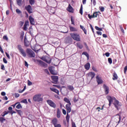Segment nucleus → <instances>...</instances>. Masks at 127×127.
<instances>
[{
  "mask_svg": "<svg viewBox=\"0 0 127 127\" xmlns=\"http://www.w3.org/2000/svg\"><path fill=\"white\" fill-rule=\"evenodd\" d=\"M107 99L109 102V107H111V105H112V103L114 100L115 102H114L113 105H114L115 108H116V109H117L118 111H119V110L121 109V107H122V103H120V101L117 100L116 98H112L110 96H108L107 97Z\"/></svg>",
  "mask_w": 127,
  "mask_h": 127,
  "instance_id": "1",
  "label": "nucleus"
},
{
  "mask_svg": "<svg viewBox=\"0 0 127 127\" xmlns=\"http://www.w3.org/2000/svg\"><path fill=\"white\" fill-rule=\"evenodd\" d=\"M64 101L65 102V103H67V104L65 105V108L66 109V116L65 117L66 122L67 124H69V121L70 120V115H69V113H71V102H70V100L67 98V97H65L64 98Z\"/></svg>",
  "mask_w": 127,
  "mask_h": 127,
  "instance_id": "2",
  "label": "nucleus"
},
{
  "mask_svg": "<svg viewBox=\"0 0 127 127\" xmlns=\"http://www.w3.org/2000/svg\"><path fill=\"white\" fill-rule=\"evenodd\" d=\"M42 94L40 93L35 94L33 97V100L34 102H42L43 101V97H42Z\"/></svg>",
  "mask_w": 127,
  "mask_h": 127,
  "instance_id": "3",
  "label": "nucleus"
},
{
  "mask_svg": "<svg viewBox=\"0 0 127 127\" xmlns=\"http://www.w3.org/2000/svg\"><path fill=\"white\" fill-rule=\"evenodd\" d=\"M70 35L73 40H76V41H81V37H80V35L79 34L70 33Z\"/></svg>",
  "mask_w": 127,
  "mask_h": 127,
  "instance_id": "4",
  "label": "nucleus"
},
{
  "mask_svg": "<svg viewBox=\"0 0 127 127\" xmlns=\"http://www.w3.org/2000/svg\"><path fill=\"white\" fill-rule=\"evenodd\" d=\"M26 52L29 58H34L35 57V53L31 49H27Z\"/></svg>",
  "mask_w": 127,
  "mask_h": 127,
  "instance_id": "5",
  "label": "nucleus"
},
{
  "mask_svg": "<svg viewBox=\"0 0 127 127\" xmlns=\"http://www.w3.org/2000/svg\"><path fill=\"white\" fill-rule=\"evenodd\" d=\"M17 48L18 50L19 51V52L21 54L22 56H23V57H26V53H25V51H24V50L22 49L21 45H18L17 46Z\"/></svg>",
  "mask_w": 127,
  "mask_h": 127,
  "instance_id": "6",
  "label": "nucleus"
},
{
  "mask_svg": "<svg viewBox=\"0 0 127 127\" xmlns=\"http://www.w3.org/2000/svg\"><path fill=\"white\" fill-rule=\"evenodd\" d=\"M99 13H101L100 12H94L93 13V15H90V14H88V16L89 19H91L92 18H95V17H98Z\"/></svg>",
  "mask_w": 127,
  "mask_h": 127,
  "instance_id": "7",
  "label": "nucleus"
},
{
  "mask_svg": "<svg viewBox=\"0 0 127 127\" xmlns=\"http://www.w3.org/2000/svg\"><path fill=\"white\" fill-rule=\"evenodd\" d=\"M42 60L43 61H44L45 62H46V63H48V64H50L51 63V61L52 59L48 57H43L41 58Z\"/></svg>",
  "mask_w": 127,
  "mask_h": 127,
  "instance_id": "8",
  "label": "nucleus"
},
{
  "mask_svg": "<svg viewBox=\"0 0 127 127\" xmlns=\"http://www.w3.org/2000/svg\"><path fill=\"white\" fill-rule=\"evenodd\" d=\"M25 9L27 11L29 14L33 12V9H32V7L30 5L25 6Z\"/></svg>",
  "mask_w": 127,
  "mask_h": 127,
  "instance_id": "9",
  "label": "nucleus"
},
{
  "mask_svg": "<svg viewBox=\"0 0 127 127\" xmlns=\"http://www.w3.org/2000/svg\"><path fill=\"white\" fill-rule=\"evenodd\" d=\"M47 103L48 105H49V106H50V107H52L54 109L56 108V104L54 102H53L52 100L48 99L47 100Z\"/></svg>",
  "mask_w": 127,
  "mask_h": 127,
  "instance_id": "10",
  "label": "nucleus"
},
{
  "mask_svg": "<svg viewBox=\"0 0 127 127\" xmlns=\"http://www.w3.org/2000/svg\"><path fill=\"white\" fill-rule=\"evenodd\" d=\"M114 122H115V123H118L117 126L118 125H119V124L120 123H121V116H120V115L117 114L115 117H114Z\"/></svg>",
  "mask_w": 127,
  "mask_h": 127,
  "instance_id": "11",
  "label": "nucleus"
},
{
  "mask_svg": "<svg viewBox=\"0 0 127 127\" xmlns=\"http://www.w3.org/2000/svg\"><path fill=\"white\" fill-rule=\"evenodd\" d=\"M96 82L98 83V85H100L101 84H103L104 83V81L102 79V77H100L99 75H97L96 76Z\"/></svg>",
  "mask_w": 127,
  "mask_h": 127,
  "instance_id": "12",
  "label": "nucleus"
},
{
  "mask_svg": "<svg viewBox=\"0 0 127 127\" xmlns=\"http://www.w3.org/2000/svg\"><path fill=\"white\" fill-rule=\"evenodd\" d=\"M37 62L39 63V65H41V67H47V64H46L45 63L42 62V61L40 60H37Z\"/></svg>",
  "mask_w": 127,
  "mask_h": 127,
  "instance_id": "13",
  "label": "nucleus"
},
{
  "mask_svg": "<svg viewBox=\"0 0 127 127\" xmlns=\"http://www.w3.org/2000/svg\"><path fill=\"white\" fill-rule=\"evenodd\" d=\"M103 88L105 90V93L106 95H108L109 94V92L110 91V88H109V87L107 86L106 84H104L103 86Z\"/></svg>",
  "mask_w": 127,
  "mask_h": 127,
  "instance_id": "14",
  "label": "nucleus"
},
{
  "mask_svg": "<svg viewBox=\"0 0 127 127\" xmlns=\"http://www.w3.org/2000/svg\"><path fill=\"white\" fill-rule=\"evenodd\" d=\"M51 78L54 81V84H57L58 83V76H52Z\"/></svg>",
  "mask_w": 127,
  "mask_h": 127,
  "instance_id": "15",
  "label": "nucleus"
},
{
  "mask_svg": "<svg viewBox=\"0 0 127 127\" xmlns=\"http://www.w3.org/2000/svg\"><path fill=\"white\" fill-rule=\"evenodd\" d=\"M66 9L67 11H68L69 12H71V13H73L74 12V9L70 4H68V6Z\"/></svg>",
  "mask_w": 127,
  "mask_h": 127,
  "instance_id": "16",
  "label": "nucleus"
},
{
  "mask_svg": "<svg viewBox=\"0 0 127 127\" xmlns=\"http://www.w3.org/2000/svg\"><path fill=\"white\" fill-rule=\"evenodd\" d=\"M29 20L30 21V24L32 25H34L35 24V22L34 21V18L31 16H29Z\"/></svg>",
  "mask_w": 127,
  "mask_h": 127,
  "instance_id": "17",
  "label": "nucleus"
},
{
  "mask_svg": "<svg viewBox=\"0 0 127 127\" xmlns=\"http://www.w3.org/2000/svg\"><path fill=\"white\" fill-rule=\"evenodd\" d=\"M51 123L52 124V125H53L54 127H55V126L58 125V120H57L56 118H54L52 120Z\"/></svg>",
  "mask_w": 127,
  "mask_h": 127,
  "instance_id": "18",
  "label": "nucleus"
},
{
  "mask_svg": "<svg viewBox=\"0 0 127 127\" xmlns=\"http://www.w3.org/2000/svg\"><path fill=\"white\" fill-rule=\"evenodd\" d=\"M49 70L51 74H52V75H57V73L55 72V71H54L53 70V66L49 67Z\"/></svg>",
  "mask_w": 127,
  "mask_h": 127,
  "instance_id": "19",
  "label": "nucleus"
},
{
  "mask_svg": "<svg viewBox=\"0 0 127 127\" xmlns=\"http://www.w3.org/2000/svg\"><path fill=\"white\" fill-rule=\"evenodd\" d=\"M24 43L26 47H28V46L30 45V42H29V41L27 40V39H26V38H24Z\"/></svg>",
  "mask_w": 127,
  "mask_h": 127,
  "instance_id": "20",
  "label": "nucleus"
},
{
  "mask_svg": "<svg viewBox=\"0 0 127 127\" xmlns=\"http://www.w3.org/2000/svg\"><path fill=\"white\" fill-rule=\"evenodd\" d=\"M113 81H115L116 80H118V78H119V76H118V74H117V73H116V72H114L113 73Z\"/></svg>",
  "mask_w": 127,
  "mask_h": 127,
  "instance_id": "21",
  "label": "nucleus"
},
{
  "mask_svg": "<svg viewBox=\"0 0 127 127\" xmlns=\"http://www.w3.org/2000/svg\"><path fill=\"white\" fill-rule=\"evenodd\" d=\"M29 23V22L28 21H26L25 22V24L23 26V30H27V26L28 25V24Z\"/></svg>",
  "mask_w": 127,
  "mask_h": 127,
  "instance_id": "22",
  "label": "nucleus"
},
{
  "mask_svg": "<svg viewBox=\"0 0 127 127\" xmlns=\"http://www.w3.org/2000/svg\"><path fill=\"white\" fill-rule=\"evenodd\" d=\"M50 90L52 91V92H54L56 93L58 95H59V90L54 88H50Z\"/></svg>",
  "mask_w": 127,
  "mask_h": 127,
  "instance_id": "23",
  "label": "nucleus"
},
{
  "mask_svg": "<svg viewBox=\"0 0 127 127\" xmlns=\"http://www.w3.org/2000/svg\"><path fill=\"white\" fill-rule=\"evenodd\" d=\"M57 117L58 118V119L61 117V112L60 111V109H59V108L57 109Z\"/></svg>",
  "mask_w": 127,
  "mask_h": 127,
  "instance_id": "24",
  "label": "nucleus"
},
{
  "mask_svg": "<svg viewBox=\"0 0 127 127\" xmlns=\"http://www.w3.org/2000/svg\"><path fill=\"white\" fill-rule=\"evenodd\" d=\"M88 75L89 77H91L92 80L95 77V72H89Z\"/></svg>",
  "mask_w": 127,
  "mask_h": 127,
  "instance_id": "25",
  "label": "nucleus"
},
{
  "mask_svg": "<svg viewBox=\"0 0 127 127\" xmlns=\"http://www.w3.org/2000/svg\"><path fill=\"white\" fill-rule=\"evenodd\" d=\"M69 29L70 31H73V32L78 31V29H77V28L74 27H72L71 26H69Z\"/></svg>",
  "mask_w": 127,
  "mask_h": 127,
  "instance_id": "26",
  "label": "nucleus"
},
{
  "mask_svg": "<svg viewBox=\"0 0 127 127\" xmlns=\"http://www.w3.org/2000/svg\"><path fill=\"white\" fill-rule=\"evenodd\" d=\"M77 47H78L79 49H82L84 46L81 43H77L76 44Z\"/></svg>",
  "mask_w": 127,
  "mask_h": 127,
  "instance_id": "27",
  "label": "nucleus"
},
{
  "mask_svg": "<svg viewBox=\"0 0 127 127\" xmlns=\"http://www.w3.org/2000/svg\"><path fill=\"white\" fill-rule=\"evenodd\" d=\"M16 2L19 6L22 5V0H16Z\"/></svg>",
  "mask_w": 127,
  "mask_h": 127,
  "instance_id": "28",
  "label": "nucleus"
},
{
  "mask_svg": "<svg viewBox=\"0 0 127 127\" xmlns=\"http://www.w3.org/2000/svg\"><path fill=\"white\" fill-rule=\"evenodd\" d=\"M80 27L81 29H82L83 31L84 32V34H87V30H86V28L84 27V26L82 25H80Z\"/></svg>",
  "mask_w": 127,
  "mask_h": 127,
  "instance_id": "29",
  "label": "nucleus"
},
{
  "mask_svg": "<svg viewBox=\"0 0 127 127\" xmlns=\"http://www.w3.org/2000/svg\"><path fill=\"white\" fill-rule=\"evenodd\" d=\"M85 68L86 69V70H89V69H90V63H87L85 66Z\"/></svg>",
  "mask_w": 127,
  "mask_h": 127,
  "instance_id": "30",
  "label": "nucleus"
},
{
  "mask_svg": "<svg viewBox=\"0 0 127 127\" xmlns=\"http://www.w3.org/2000/svg\"><path fill=\"white\" fill-rule=\"evenodd\" d=\"M67 89H68L69 91H74V87L72 85L67 86Z\"/></svg>",
  "mask_w": 127,
  "mask_h": 127,
  "instance_id": "31",
  "label": "nucleus"
},
{
  "mask_svg": "<svg viewBox=\"0 0 127 127\" xmlns=\"http://www.w3.org/2000/svg\"><path fill=\"white\" fill-rule=\"evenodd\" d=\"M79 13L81 14V15H83V5H81V7L79 10Z\"/></svg>",
  "mask_w": 127,
  "mask_h": 127,
  "instance_id": "32",
  "label": "nucleus"
},
{
  "mask_svg": "<svg viewBox=\"0 0 127 127\" xmlns=\"http://www.w3.org/2000/svg\"><path fill=\"white\" fill-rule=\"evenodd\" d=\"M4 122H5V119L3 117H0V122L1 124L3 123Z\"/></svg>",
  "mask_w": 127,
  "mask_h": 127,
  "instance_id": "33",
  "label": "nucleus"
},
{
  "mask_svg": "<svg viewBox=\"0 0 127 127\" xmlns=\"http://www.w3.org/2000/svg\"><path fill=\"white\" fill-rule=\"evenodd\" d=\"M16 109H22V106H21V104L20 103H19L16 106Z\"/></svg>",
  "mask_w": 127,
  "mask_h": 127,
  "instance_id": "34",
  "label": "nucleus"
},
{
  "mask_svg": "<svg viewBox=\"0 0 127 127\" xmlns=\"http://www.w3.org/2000/svg\"><path fill=\"white\" fill-rule=\"evenodd\" d=\"M35 2V0H29V3L30 4H31V5H33Z\"/></svg>",
  "mask_w": 127,
  "mask_h": 127,
  "instance_id": "35",
  "label": "nucleus"
},
{
  "mask_svg": "<svg viewBox=\"0 0 127 127\" xmlns=\"http://www.w3.org/2000/svg\"><path fill=\"white\" fill-rule=\"evenodd\" d=\"M16 13H18V14H21L22 13V12L19 10V9H16Z\"/></svg>",
  "mask_w": 127,
  "mask_h": 127,
  "instance_id": "36",
  "label": "nucleus"
},
{
  "mask_svg": "<svg viewBox=\"0 0 127 127\" xmlns=\"http://www.w3.org/2000/svg\"><path fill=\"white\" fill-rule=\"evenodd\" d=\"M78 100H79V99L78 98V97H74L73 98L74 103H76V102H78Z\"/></svg>",
  "mask_w": 127,
  "mask_h": 127,
  "instance_id": "37",
  "label": "nucleus"
},
{
  "mask_svg": "<svg viewBox=\"0 0 127 127\" xmlns=\"http://www.w3.org/2000/svg\"><path fill=\"white\" fill-rule=\"evenodd\" d=\"M95 29H96V30H99V31H102V30H103L102 28H100L98 26H95Z\"/></svg>",
  "mask_w": 127,
  "mask_h": 127,
  "instance_id": "38",
  "label": "nucleus"
},
{
  "mask_svg": "<svg viewBox=\"0 0 127 127\" xmlns=\"http://www.w3.org/2000/svg\"><path fill=\"white\" fill-rule=\"evenodd\" d=\"M70 21L71 22V24L75 25V22L74 21V20L73 19V17H71Z\"/></svg>",
  "mask_w": 127,
  "mask_h": 127,
  "instance_id": "39",
  "label": "nucleus"
},
{
  "mask_svg": "<svg viewBox=\"0 0 127 127\" xmlns=\"http://www.w3.org/2000/svg\"><path fill=\"white\" fill-rule=\"evenodd\" d=\"M108 62L109 64H112V63H113V60H112V58H108Z\"/></svg>",
  "mask_w": 127,
  "mask_h": 127,
  "instance_id": "40",
  "label": "nucleus"
},
{
  "mask_svg": "<svg viewBox=\"0 0 127 127\" xmlns=\"http://www.w3.org/2000/svg\"><path fill=\"white\" fill-rule=\"evenodd\" d=\"M21 103H24V104H27V100L23 99V100L21 101Z\"/></svg>",
  "mask_w": 127,
  "mask_h": 127,
  "instance_id": "41",
  "label": "nucleus"
},
{
  "mask_svg": "<svg viewBox=\"0 0 127 127\" xmlns=\"http://www.w3.org/2000/svg\"><path fill=\"white\" fill-rule=\"evenodd\" d=\"M44 71L45 72H46V74H47L48 75H50V73H49V71H48V69H45L44 70Z\"/></svg>",
  "mask_w": 127,
  "mask_h": 127,
  "instance_id": "42",
  "label": "nucleus"
},
{
  "mask_svg": "<svg viewBox=\"0 0 127 127\" xmlns=\"http://www.w3.org/2000/svg\"><path fill=\"white\" fill-rule=\"evenodd\" d=\"M82 54H83V55H85V56H86V57H89V54H88V53L86 52H84Z\"/></svg>",
  "mask_w": 127,
  "mask_h": 127,
  "instance_id": "43",
  "label": "nucleus"
},
{
  "mask_svg": "<svg viewBox=\"0 0 127 127\" xmlns=\"http://www.w3.org/2000/svg\"><path fill=\"white\" fill-rule=\"evenodd\" d=\"M120 29L121 30V31L124 33H125V30H124V28H123V26H120Z\"/></svg>",
  "mask_w": 127,
  "mask_h": 127,
  "instance_id": "44",
  "label": "nucleus"
},
{
  "mask_svg": "<svg viewBox=\"0 0 127 127\" xmlns=\"http://www.w3.org/2000/svg\"><path fill=\"white\" fill-rule=\"evenodd\" d=\"M105 106V105H103V106H102V108L101 109V108L100 107H97V108H96V110H104V107Z\"/></svg>",
  "mask_w": 127,
  "mask_h": 127,
  "instance_id": "45",
  "label": "nucleus"
},
{
  "mask_svg": "<svg viewBox=\"0 0 127 127\" xmlns=\"http://www.w3.org/2000/svg\"><path fill=\"white\" fill-rule=\"evenodd\" d=\"M124 73L125 74L127 73V65L125 66V67H124Z\"/></svg>",
  "mask_w": 127,
  "mask_h": 127,
  "instance_id": "46",
  "label": "nucleus"
},
{
  "mask_svg": "<svg viewBox=\"0 0 127 127\" xmlns=\"http://www.w3.org/2000/svg\"><path fill=\"white\" fill-rule=\"evenodd\" d=\"M3 62L5 64H7V61L5 59V58H3Z\"/></svg>",
  "mask_w": 127,
  "mask_h": 127,
  "instance_id": "47",
  "label": "nucleus"
},
{
  "mask_svg": "<svg viewBox=\"0 0 127 127\" xmlns=\"http://www.w3.org/2000/svg\"><path fill=\"white\" fill-rule=\"evenodd\" d=\"M32 85V82L30 81L29 80H28V86H31Z\"/></svg>",
  "mask_w": 127,
  "mask_h": 127,
  "instance_id": "48",
  "label": "nucleus"
},
{
  "mask_svg": "<svg viewBox=\"0 0 127 127\" xmlns=\"http://www.w3.org/2000/svg\"><path fill=\"white\" fill-rule=\"evenodd\" d=\"M3 113H4V114H5V116H6V115H8L9 113V111H4Z\"/></svg>",
  "mask_w": 127,
  "mask_h": 127,
  "instance_id": "49",
  "label": "nucleus"
},
{
  "mask_svg": "<svg viewBox=\"0 0 127 127\" xmlns=\"http://www.w3.org/2000/svg\"><path fill=\"white\" fill-rule=\"evenodd\" d=\"M3 39H4V40H8V38H7V36H3Z\"/></svg>",
  "mask_w": 127,
  "mask_h": 127,
  "instance_id": "50",
  "label": "nucleus"
},
{
  "mask_svg": "<svg viewBox=\"0 0 127 127\" xmlns=\"http://www.w3.org/2000/svg\"><path fill=\"white\" fill-rule=\"evenodd\" d=\"M5 54L6 55V57H7L8 59H10V57L9 56V55L6 52H5Z\"/></svg>",
  "mask_w": 127,
  "mask_h": 127,
  "instance_id": "51",
  "label": "nucleus"
},
{
  "mask_svg": "<svg viewBox=\"0 0 127 127\" xmlns=\"http://www.w3.org/2000/svg\"><path fill=\"white\" fill-rule=\"evenodd\" d=\"M105 10V8L104 7H101L100 8V11H101V12H103V11H104Z\"/></svg>",
  "mask_w": 127,
  "mask_h": 127,
  "instance_id": "52",
  "label": "nucleus"
},
{
  "mask_svg": "<svg viewBox=\"0 0 127 127\" xmlns=\"http://www.w3.org/2000/svg\"><path fill=\"white\" fill-rule=\"evenodd\" d=\"M53 86L54 87H56L58 89H60V88H61V87L60 85H53Z\"/></svg>",
  "mask_w": 127,
  "mask_h": 127,
  "instance_id": "53",
  "label": "nucleus"
},
{
  "mask_svg": "<svg viewBox=\"0 0 127 127\" xmlns=\"http://www.w3.org/2000/svg\"><path fill=\"white\" fill-rule=\"evenodd\" d=\"M84 46L86 49H89V47H88V45H87V43H84Z\"/></svg>",
  "mask_w": 127,
  "mask_h": 127,
  "instance_id": "54",
  "label": "nucleus"
},
{
  "mask_svg": "<svg viewBox=\"0 0 127 127\" xmlns=\"http://www.w3.org/2000/svg\"><path fill=\"white\" fill-rule=\"evenodd\" d=\"M1 70H5V68H4V65L3 64L1 65Z\"/></svg>",
  "mask_w": 127,
  "mask_h": 127,
  "instance_id": "55",
  "label": "nucleus"
},
{
  "mask_svg": "<svg viewBox=\"0 0 127 127\" xmlns=\"http://www.w3.org/2000/svg\"><path fill=\"white\" fill-rule=\"evenodd\" d=\"M0 51L2 54L4 53V52H3V50L2 49V48H1V46H0Z\"/></svg>",
  "mask_w": 127,
  "mask_h": 127,
  "instance_id": "56",
  "label": "nucleus"
},
{
  "mask_svg": "<svg viewBox=\"0 0 127 127\" xmlns=\"http://www.w3.org/2000/svg\"><path fill=\"white\" fill-rule=\"evenodd\" d=\"M24 23V22H23V21H20L19 22V25L21 26H22L23 25V24Z\"/></svg>",
  "mask_w": 127,
  "mask_h": 127,
  "instance_id": "57",
  "label": "nucleus"
},
{
  "mask_svg": "<svg viewBox=\"0 0 127 127\" xmlns=\"http://www.w3.org/2000/svg\"><path fill=\"white\" fill-rule=\"evenodd\" d=\"M105 55L106 57H110V53L107 52L105 53Z\"/></svg>",
  "mask_w": 127,
  "mask_h": 127,
  "instance_id": "58",
  "label": "nucleus"
},
{
  "mask_svg": "<svg viewBox=\"0 0 127 127\" xmlns=\"http://www.w3.org/2000/svg\"><path fill=\"white\" fill-rule=\"evenodd\" d=\"M117 63V59H114L113 60V64H114V65L116 64Z\"/></svg>",
  "mask_w": 127,
  "mask_h": 127,
  "instance_id": "59",
  "label": "nucleus"
},
{
  "mask_svg": "<svg viewBox=\"0 0 127 127\" xmlns=\"http://www.w3.org/2000/svg\"><path fill=\"white\" fill-rule=\"evenodd\" d=\"M18 97H19V94L15 93V98H18Z\"/></svg>",
  "mask_w": 127,
  "mask_h": 127,
  "instance_id": "60",
  "label": "nucleus"
},
{
  "mask_svg": "<svg viewBox=\"0 0 127 127\" xmlns=\"http://www.w3.org/2000/svg\"><path fill=\"white\" fill-rule=\"evenodd\" d=\"M63 114H64V115H66V110H65V109H63Z\"/></svg>",
  "mask_w": 127,
  "mask_h": 127,
  "instance_id": "61",
  "label": "nucleus"
},
{
  "mask_svg": "<svg viewBox=\"0 0 127 127\" xmlns=\"http://www.w3.org/2000/svg\"><path fill=\"white\" fill-rule=\"evenodd\" d=\"M97 34H98V35H102V32L97 31Z\"/></svg>",
  "mask_w": 127,
  "mask_h": 127,
  "instance_id": "62",
  "label": "nucleus"
},
{
  "mask_svg": "<svg viewBox=\"0 0 127 127\" xmlns=\"http://www.w3.org/2000/svg\"><path fill=\"white\" fill-rule=\"evenodd\" d=\"M54 127H61V125H60V124H58V125H55Z\"/></svg>",
  "mask_w": 127,
  "mask_h": 127,
  "instance_id": "63",
  "label": "nucleus"
},
{
  "mask_svg": "<svg viewBox=\"0 0 127 127\" xmlns=\"http://www.w3.org/2000/svg\"><path fill=\"white\" fill-rule=\"evenodd\" d=\"M72 127H76V124H75V123H72Z\"/></svg>",
  "mask_w": 127,
  "mask_h": 127,
  "instance_id": "64",
  "label": "nucleus"
}]
</instances>
